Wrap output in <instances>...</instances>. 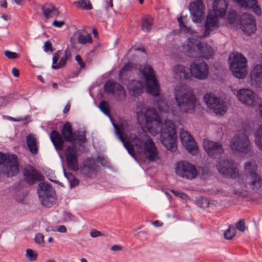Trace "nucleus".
<instances>
[{
    "instance_id": "1",
    "label": "nucleus",
    "mask_w": 262,
    "mask_h": 262,
    "mask_svg": "<svg viewBox=\"0 0 262 262\" xmlns=\"http://www.w3.org/2000/svg\"><path fill=\"white\" fill-rule=\"evenodd\" d=\"M154 108H147L144 112H137V119L140 124L145 123V127L152 135L160 134V139L166 148L171 152L177 149V133L173 123L170 120H165L162 123L160 116L167 115L169 107L163 99L155 100Z\"/></svg>"
},
{
    "instance_id": "2",
    "label": "nucleus",
    "mask_w": 262,
    "mask_h": 262,
    "mask_svg": "<svg viewBox=\"0 0 262 262\" xmlns=\"http://www.w3.org/2000/svg\"><path fill=\"white\" fill-rule=\"evenodd\" d=\"M127 123L123 120L119 124L116 123V135L123 143L129 154L135 157L136 148L139 153L143 152L149 161L154 162L159 159L158 150L153 140L149 137L145 140L140 139L136 135L128 138L125 134Z\"/></svg>"
},
{
    "instance_id": "3",
    "label": "nucleus",
    "mask_w": 262,
    "mask_h": 262,
    "mask_svg": "<svg viewBox=\"0 0 262 262\" xmlns=\"http://www.w3.org/2000/svg\"><path fill=\"white\" fill-rule=\"evenodd\" d=\"M60 134L57 130H53L50 135L51 140L57 151H62L63 148L64 141L83 147V144L86 142L85 133L83 131L76 130L73 132L71 123L67 122L61 129Z\"/></svg>"
},
{
    "instance_id": "4",
    "label": "nucleus",
    "mask_w": 262,
    "mask_h": 262,
    "mask_svg": "<svg viewBox=\"0 0 262 262\" xmlns=\"http://www.w3.org/2000/svg\"><path fill=\"white\" fill-rule=\"evenodd\" d=\"M183 50L189 57L209 59L213 57L214 50L206 43L193 38H188Z\"/></svg>"
},
{
    "instance_id": "5",
    "label": "nucleus",
    "mask_w": 262,
    "mask_h": 262,
    "mask_svg": "<svg viewBox=\"0 0 262 262\" xmlns=\"http://www.w3.org/2000/svg\"><path fill=\"white\" fill-rule=\"evenodd\" d=\"M174 97L180 111L186 113L194 111L196 99L194 95L187 89L186 86H176Z\"/></svg>"
},
{
    "instance_id": "6",
    "label": "nucleus",
    "mask_w": 262,
    "mask_h": 262,
    "mask_svg": "<svg viewBox=\"0 0 262 262\" xmlns=\"http://www.w3.org/2000/svg\"><path fill=\"white\" fill-rule=\"evenodd\" d=\"M140 71L145 80L146 92L154 97L159 96L160 88L153 68L148 64H145Z\"/></svg>"
},
{
    "instance_id": "7",
    "label": "nucleus",
    "mask_w": 262,
    "mask_h": 262,
    "mask_svg": "<svg viewBox=\"0 0 262 262\" xmlns=\"http://www.w3.org/2000/svg\"><path fill=\"white\" fill-rule=\"evenodd\" d=\"M245 133L237 134L231 140L230 148L234 153L247 154L251 150L250 140L247 136L250 133L249 129L244 128Z\"/></svg>"
},
{
    "instance_id": "8",
    "label": "nucleus",
    "mask_w": 262,
    "mask_h": 262,
    "mask_svg": "<svg viewBox=\"0 0 262 262\" xmlns=\"http://www.w3.org/2000/svg\"><path fill=\"white\" fill-rule=\"evenodd\" d=\"M37 191L39 201L42 206L50 208L55 203V192L49 183H39Z\"/></svg>"
},
{
    "instance_id": "9",
    "label": "nucleus",
    "mask_w": 262,
    "mask_h": 262,
    "mask_svg": "<svg viewBox=\"0 0 262 262\" xmlns=\"http://www.w3.org/2000/svg\"><path fill=\"white\" fill-rule=\"evenodd\" d=\"M18 170L17 157L16 156L7 157L0 152V171L7 177H11L17 173Z\"/></svg>"
},
{
    "instance_id": "10",
    "label": "nucleus",
    "mask_w": 262,
    "mask_h": 262,
    "mask_svg": "<svg viewBox=\"0 0 262 262\" xmlns=\"http://www.w3.org/2000/svg\"><path fill=\"white\" fill-rule=\"evenodd\" d=\"M216 167L219 172L227 178H235L239 173L237 164L231 159H221Z\"/></svg>"
},
{
    "instance_id": "11",
    "label": "nucleus",
    "mask_w": 262,
    "mask_h": 262,
    "mask_svg": "<svg viewBox=\"0 0 262 262\" xmlns=\"http://www.w3.org/2000/svg\"><path fill=\"white\" fill-rule=\"evenodd\" d=\"M247 59L241 53L235 54L230 62V68L233 75L238 78H243L247 74Z\"/></svg>"
},
{
    "instance_id": "12",
    "label": "nucleus",
    "mask_w": 262,
    "mask_h": 262,
    "mask_svg": "<svg viewBox=\"0 0 262 262\" xmlns=\"http://www.w3.org/2000/svg\"><path fill=\"white\" fill-rule=\"evenodd\" d=\"M245 168L248 173L247 183L253 190H258L261 186L262 180L260 176L256 172L257 165L255 162L250 161L246 162Z\"/></svg>"
},
{
    "instance_id": "13",
    "label": "nucleus",
    "mask_w": 262,
    "mask_h": 262,
    "mask_svg": "<svg viewBox=\"0 0 262 262\" xmlns=\"http://www.w3.org/2000/svg\"><path fill=\"white\" fill-rule=\"evenodd\" d=\"M175 171L179 177L188 180L194 179L198 174L194 165L184 161H181L177 163Z\"/></svg>"
},
{
    "instance_id": "14",
    "label": "nucleus",
    "mask_w": 262,
    "mask_h": 262,
    "mask_svg": "<svg viewBox=\"0 0 262 262\" xmlns=\"http://www.w3.org/2000/svg\"><path fill=\"white\" fill-rule=\"evenodd\" d=\"M204 99L208 107L213 110L214 113L217 115H223L227 111V106L225 103L220 98L212 94H206Z\"/></svg>"
},
{
    "instance_id": "15",
    "label": "nucleus",
    "mask_w": 262,
    "mask_h": 262,
    "mask_svg": "<svg viewBox=\"0 0 262 262\" xmlns=\"http://www.w3.org/2000/svg\"><path fill=\"white\" fill-rule=\"evenodd\" d=\"M79 147L77 145L73 144L67 146L64 151L68 166L74 171H77L79 169L77 152Z\"/></svg>"
},
{
    "instance_id": "16",
    "label": "nucleus",
    "mask_w": 262,
    "mask_h": 262,
    "mask_svg": "<svg viewBox=\"0 0 262 262\" xmlns=\"http://www.w3.org/2000/svg\"><path fill=\"white\" fill-rule=\"evenodd\" d=\"M179 137L182 144L190 154L195 155L198 152V147L193 137L189 132L181 129L180 131Z\"/></svg>"
},
{
    "instance_id": "17",
    "label": "nucleus",
    "mask_w": 262,
    "mask_h": 262,
    "mask_svg": "<svg viewBox=\"0 0 262 262\" xmlns=\"http://www.w3.org/2000/svg\"><path fill=\"white\" fill-rule=\"evenodd\" d=\"M189 11L193 22L201 23L205 15V6L202 0H196L189 5Z\"/></svg>"
},
{
    "instance_id": "18",
    "label": "nucleus",
    "mask_w": 262,
    "mask_h": 262,
    "mask_svg": "<svg viewBox=\"0 0 262 262\" xmlns=\"http://www.w3.org/2000/svg\"><path fill=\"white\" fill-rule=\"evenodd\" d=\"M239 25L243 31L248 34L253 33L256 29L253 16L247 13L241 15Z\"/></svg>"
},
{
    "instance_id": "19",
    "label": "nucleus",
    "mask_w": 262,
    "mask_h": 262,
    "mask_svg": "<svg viewBox=\"0 0 262 262\" xmlns=\"http://www.w3.org/2000/svg\"><path fill=\"white\" fill-rule=\"evenodd\" d=\"M190 68L192 77L194 76L195 78L202 80L208 76L209 68L205 62H193L190 64Z\"/></svg>"
},
{
    "instance_id": "20",
    "label": "nucleus",
    "mask_w": 262,
    "mask_h": 262,
    "mask_svg": "<svg viewBox=\"0 0 262 262\" xmlns=\"http://www.w3.org/2000/svg\"><path fill=\"white\" fill-rule=\"evenodd\" d=\"M203 147L206 152L213 158L218 157L223 153V148L221 143L215 142L209 140H204Z\"/></svg>"
},
{
    "instance_id": "21",
    "label": "nucleus",
    "mask_w": 262,
    "mask_h": 262,
    "mask_svg": "<svg viewBox=\"0 0 262 262\" xmlns=\"http://www.w3.org/2000/svg\"><path fill=\"white\" fill-rule=\"evenodd\" d=\"M25 181L29 184L32 185L37 181L43 180V175L33 167L26 168L24 170Z\"/></svg>"
},
{
    "instance_id": "22",
    "label": "nucleus",
    "mask_w": 262,
    "mask_h": 262,
    "mask_svg": "<svg viewBox=\"0 0 262 262\" xmlns=\"http://www.w3.org/2000/svg\"><path fill=\"white\" fill-rule=\"evenodd\" d=\"M220 17L213 14H208L205 23V31L203 36L207 37L210 33H213L219 27Z\"/></svg>"
},
{
    "instance_id": "23",
    "label": "nucleus",
    "mask_w": 262,
    "mask_h": 262,
    "mask_svg": "<svg viewBox=\"0 0 262 262\" xmlns=\"http://www.w3.org/2000/svg\"><path fill=\"white\" fill-rule=\"evenodd\" d=\"M61 52L58 51L53 54V62L52 68L54 70L63 68L66 64L67 60L71 56V53L69 49H66L64 51L63 55L60 57L59 62H57L60 56Z\"/></svg>"
},
{
    "instance_id": "24",
    "label": "nucleus",
    "mask_w": 262,
    "mask_h": 262,
    "mask_svg": "<svg viewBox=\"0 0 262 262\" xmlns=\"http://www.w3.org/2000/svg\"><path fill=\"white\" fill-rule=\"evenodd\" d=\"M228 4L225 0H214L212 3V9L209 14H213L220 18L225 16L227 9Z\"/></svg>"
},
{
    "instance_id": "25",
    "label": "nucleus",
    "mask_w": 262,
    "mask_h": 262,
    "mask_svg": "<svg viewBox=\"0 0 262 262\" xmlns=\"http://www.w3.org/2000/svg\"><path fill=\"white\" fill-rule=\"evenodd\" d=\"M173 72L175 78L179 80H189L192 78L191 68L185 67L181 64L174 66Z\"/></svg>"
},
{
    "instance_id": "26",
    "label": "nucleus",
    "mask_w": 262,
    "mask_h": 262,
    "mask_svg": "<svg viewBox=\"0 0 262 262\" xmlns=\"http://www.w3.org/2000/svg\"><path fill=\"white\" fill-rule=\"evenodd\" d=\"M237 97L241 102L248 105H252L254 102L255 95L252 91L248 89L238 90Z\"/></svg>"
},
{
    "instance_id": "27",
    "label": "nucleus",
    "mask_w": 262,
    "mask_h": 262,
    "mask_svg": "<svg viewBox=\"0 0 262 262\" xmlns=\"http://www.w3.org/2000/svg\"><path fill=\"white\" fill-rule=\"evenodd\" d=\"M238 3L241 6L246 8H250L257 15L261 14V10L257 5L256 0H233Z\"/></svg>"
},
{
    "instance_id": "28",
    "label": "nucleus",
    "mask_w": 262,
    "mask_h": 262,
    "mask_svg": "<svg viewBox=\"0 0 262 262\" xmlns=\"http://www.w3.org/2000/svg\"><path fill=\"white\" fill-rule=\"evenodd\" d=\"M252 84L259 86L262 84V66L257 65L251 71L250 75Z\"/></svg>"
},
{
    "instance_id": "29",
    "label": "nucleus",
    "mask_w": 262,
    "mask_h": 262,
    "mask_svg": "<svg viewBox=\"0 0 262 262\" xmlns=\"http://www.w3.org/2000/svg\"><path fill=\"white\" fill-rule=\"evenodd\" d=\"M41 9L46 18L57 17L59 14L58 10L51 4H45L41 7Z\"/></svg>"
},
{
    "instance_id": "30",
    "label": "nucleus",
    "mask_w": 262,
    "mask_h": 262,
    "mask_svg": "<svg viewBox=\"0 0 262 262\" xmlns=\"http://www.w3.org/2000/svg\"><path fill=\"white\" fill-rule=\"evenodd\" d=\"M129 93L135 97L139 96L143 92V84L140 81L134 80L128 84Z\"/></svg>"
},
{
    "instance_id": "31",
    "label": "nucleus",
    "mask_w": 262,
    "mask_h": 262,
    "mask_svg": "<svg viewBox=\"0 0 262 262\" xmlns=\"http://www.w3.org/2000/svg\"><path fill=\"white\" fill-rule=\"evenodd\" d=\"M26 143L29 151L33 154H37V140L34 135L30 134L27 137Z\"/></svg>"
},
{
    "instance_id": "32",
    "label": "nucleus",
    "mask_w": 262,
    "mask_h": 262,
    "mask_svg": "<svg viewBox=\"0 0 262 262\" xmlns=\"http://www.w3.org/2000/svg\"><path fill=\"white\" fill-rule=\"evenodd\" d=\"M83 171L88 175L92 174L97 171V166L93 159H87L84 162Z\"/></svg>"
},
{
    "instance_id": "33",
    "label": "nucleus",
    "mask_w": 262,
    "mask_h": 262,
    "mask_svg": "<svg viewBox=\"0 0 262 262\" xmlns=\"http://www.w3.org/2000/svg\"><path fill=\"white\" fill-rule=\"evenodd\" d=\"M259 110L262 117V104L259 105ZM255 144L262 150V124L260 125L255 133Z\"/></svg>"
},
{
    "instance_id": "34",
    "label": "nucleus",
    "mask_w": 262,
    "mask_h": 262,
    "mask_svg": "<svg viewBox=\"0 0 262 262\" xmlns=\"http://www.w3.org/2000/svg\"><path fill=\"white\" fill-rule=\"evenodd\" d=\"M153 18L150 15H146L142 18L141 28L143 31L149 32L152 26Z\"/></svg>"
},
{
    "instance_id": "35",
    "label": "nucleus",
    "mask_w": 262,
    "mask_h": 262,
    "mask_svg": "<svg viewBox=\"0 0 262 262\" xmlns=\"http://www.w3.org/2000/svg\"><path fill=\"white\" fill-rule=\"evenodd\" d=\"M100 110L110 119L112 125L115 128V120L113 118L110 114V105L107 102L102 101L99 105Z\"/></svg>"
},
{
    "instance_id": "36",
    "label": "nucleus",
    "mask_w": 262,
    "mask_h": 262,
    "mask_svg": "<svg viewBox=\"0 0 262 262\" xmlns=\"http://www.w3.org/2000/svg\"><path fill=\"white\" fill-rule=\"evenodd\" d=\"M133 68V66L132 63H128L126 64L119 72L118 74L119 78L121 80L125 79L126 77L130 74Z\"/></svg>"
},
{
    "instance_id": "37",
    "label": "nucleus",
    "mask_w": 262,
    "mask_h": 262,
    "mask_svg": "<svg viewBox=\"0 0 262 262\" xmlns=\"http://www.w3.org/2000/svg\"><path fill=\"white\" fill-rule=\"evenodd\" d=\"M74 4L77 8L85 10H90L93 9L90 0H77L74 3Z\"/></svg>"
},
{
    "instance_id": "38",
    "label": "nucleus",
    "mask_w": 262,
    "mask_h": 262,
    "mask_svg": "<svg viewBox=\"0 0 262 262\" xmlns=\"http://www.w3.org/2000/svg\"><path fill=\"white\" fill-rule=\"evenodd\" d=\"M125 97V91L124 88L119 83H116V100L124 99Z\"/></svg>"
},
{
    "instance_id": "39",
    "label": "nucleus",
    "mask_w": 262,
    "mask_h": 262,
    "mask_svg": "<svg viewBox=\"0 0 262 262\" xmlns=\"http://www.w3.org/2000/svg\"><path fill=\"white\" fill-rule=\"evenodd\" d=\"M25 256L28 260L34 261L37 259L38 253L36 251L31 249H27Z\"/></svg>"
},
{
    "instance_id": "40",
    "label": "nucleus",
    "mask_w": 262,
    "mask_h": 262,
    "mask_svg": "<svg viewBox=\"0 0 262 262\" xmlns=\"http://www.w3.org/2000/svg\"><path fill=\"white\" fill-rule=\"evenodd\" d=\"M78 41L81 44H85L87 42L92 43V39L90 34L86 35L79 34L78 37Z\"/></svg>"
},
{
    "instance_id": "41",
    "label": "nucleus",
    "mask_w": 262,
    "mask_h": 262,
    "mask_svg": "<svg viewBox=\"0 0 262 262\" xmlns=\"http://www.w3.org/2000/svg\"><path fill=\"white\" fill-rule=\"evenodd\" d=\"M104 91L108 94H114L115 92V82L113 81H108L104 86Z\"/></svg>"
},
{
    "instance_id": "42",
    "label": "nucleus",
    "mask_w": 262,
    "mask_h": 262,
    "mask_svg": "<svg viewBox=\"0 0 262 262\" xmlns=\"http://www.w3.org/2000/svg\"><path fill=\"white\" fill-rule=\"evenodd\" d=\"M235 235V230L233 227L229 226L224 232V237L227 239H232Z\"/></svg>"
},
{
    "instance_id": "43",
    "label": "nucleus",
    "mask_w": 262,
    "mask_h": 262,
    "mask_svg": "<svg viewBox=\"0 0 262 262\" xmlns=\"http://www.w3.org/2000/svg\"><path fill=\"white\" fill-rule=\"evenodd\" d=\"M64 174L69 180L71 186H75L78 184V180L71 173L66 172L64 171Z\"/></svg>"
},
{
    "instance_id": "44",
    "label": "nucleus",
    "mask_w": 262,
    "mask_h": 262,
    "mask_svg": "<svg viewBox=\"0 0 262 262\" xmlns=\"http://www.w3.org/2000/svg\"><path fill=\"white\" fill-rule=\"evenodd\" d=\"M178 21L180 26V28L181 31L185 32H188L190 30V28L185 25V23L183 21V16H181L178 18Z\"/></svg>"
},
{
    "instance_id": "45",
    "label": "nucleus",
    "mask_w": 262,
    "mask_h": 262,
    "mask_svg": "<svg viewBox=\"0 0 262 262\" xmlns=\"http://www.w3.org/2000/svg\"><path fill=\"white\" fill-rule=\"evenodd\" d=\"M35 242L39 245H43L44 244V236L42 234L38 233L35 235L34 238Z\"/></svg>"
},
{
    "instance_id": "46",
    "label": "nucleus",
    "mask_w": 262,
    "mask_h": 262,
    "mask_svg": "<svg viewBox=\"0 0 262 262\" xmlns=\"http://www.w3.org/2000/svg\"><path fill=\"white\" fill-rule=\"evenodd\" d=\"M12 94H10L6 96L0 97V106L5 105L12 98Z\"/></svg>"
},
{
    "instance_id": "47",
    "label": "nucleus",
    "mask_w": 262,
    "mask_h": 262,
    "mask_svg": "<svg viewBox=\"0 0 262 262\" xmlns=\"http://www.w3.org/2000/svg\"><path fill=\"white\" fill-rule=\"evenodd\" d=\"M199 203L201 204V207L204 208L209 207L210 205L209 201L205 198H201L199 200Z\"/></svg>"
},
{
    "instance_id": "48",
    "label": "nucleus",
    "mask_w": 262,
    "mask_h": 262,
    "mask_svg": "<svg viewBox=\"0 0 262 262\" xmlns=\"http://www.w3.org/2000/svg\"><path fill=\"white\" fill-rule=\"evenodd\" d=\"M236 227L237 229L241 232H244L245 230V222L243 219L239 220L236 224Z\"/></svg>"
},
{
    "instance_id": "49",
    "label": "nucleus",
    "mask_w": 262,
    "mask_h": 262,
    "mask_svg": "<svg viewBox=\"0 0 262 262\" xmlns=\"http://www.w3.org/2000/svg\"><path fill=\"white\" fill-rule=\"evenodd\" d=\"M4 54L7 58L11 59L17 58L18 57V55L17 53L9 51H6Z\"/></svg>"
},
{
    "instance_id": "50",
    "label": "nucleus",
    "mask_w": 262,
    "mask_h": 262,
    "mask_svg": "<svg viewBox=\"0 0 262 262\" xmlns=\"http://www.w3.org/2000/svg\"><path fill=\"white\" fill-rule=\"evenodd\" d=\"M97 161L104 167H107L109 166V162L107 161V159L103 157H98L97 158Z\"/></svg>"
},
{
    "instance_id": "51",
    "label": "nucleus",
    "mask_w": 262,
    "mask_h": 262,
    "mask_svg": "<svg viewBox=\"0 0 262 262\" xmlns=\"http://www.w3.org/2000/svg\"><path fill=\"white\" fill-rule=\"evenodd\" d=\"M44 51L45 52H53V48L51 43L49 41L45 42L44 45Z\"/></svg>"
},
{
    "instance_id": "52",
    "label": "nucleus",
    "mask_w": 262,
    "mask_h": 262,
    "mask_svg": "<svg viewBox=\"0 0 262 262\" xmlns=\"http://www.w3.org/2000/svg\"><path fill=\"white\" fill-rule=\"evenodd\" d=\"M105 8L107 11H109L110 10H113V0H106Z\"/></svg>"
},
{
    "instance_id": "53",
    "label": "nucleus",
    "mask_w": 262,
    "mask_h": 262,
    "mask_svg": "<svg viewBox=\"0 0 262 262\" xmlns=\"http://www.w3.org/2000/svg\"><path fill=\"white\" fill-rule=\"evenodd\" d=\"M75 60L79 64L81 68H84L85 67V63L83 62V60L79 55H77L75 57Z\"/></svg>"
},
{
    "instance_id": "54",
    "label": "nucleus",
    "mask_w": 262,
    "mask_h": 262,
    "mask_svg": "<svg viewBox=\"0 0 262 262\" xmlns=\"http://www.w3.org/2000/svg\"><path fill=\"white\" fill-rule=\"evenodd\" d=\"M90 235L93 237H97L101 236L102 233L96 229H93L90 232Z\"/></svg>"
},
{
    "instance_id": "55",
    "label": "nucleus",
    "mask_w": 262,
    "mask_h": 262,
    "mask_svg": "<svg viewBox=\"0 0 262 262\" xmlns=\"http://www.w3.org/2000/svg\"><path fill=\"white\" fill-rule=\"evenodd\" d=\"M65 24L64 21L54 20L53 23L54 26L58 28L61 27Z\"/></svg>"
},
{
    "instance_id": "56",
    "label": "nucleus",
    "mask_w": 262,
    "mask_h": 262,
    "mask_svg": "<svg viewBox=\"0 0 262 262\" xmlns=\"http://www.w3.org/2000/svg\"><path fill=\"white\" fill-rule=\"evenodd\" d=\"M171 192L172 193H173L174 194H175L176 195H177L182 199H184L185 197L187 196L186 194L183 192H179L173 190H172Z\"/></svg>"
},
{
    "instance_id": "57",
    "label": "nucleus",
    "mask_w": 262,
    "mask_h": 262,
    "mask_svg": "<svg viewBox=\"0 0 262 262\" xmlns=\"http://www.w3.org/2000/svg\"><path fill=\"white\" fill-rule=\"evenodd\" d=\"M57 231L61 233H66L67 229L66 227L63 225L60 226L57 228Z\"/></svg>"
},
{
    "instance_id": "58",
    "label": "nucleus",
    "mask_w": 262,
    "mask_h": 262,
    "mask_svg": "<svg viewBox=\"0 0 262 262\" xmlns=\"http://www.w3.org/2000/svg\"><path fill=\"white\" fill-rule=\"evenodd\" d=\"M152 224L156 227H159L163 225V223L159 220H157L152 222Z\"/></svg>"
},
{
    "instance_id": "59",
    "label": "nucleus",
    "mask_w": 262,
    "mask_h": 262,
    "mask_svg": "<svg viewBox=\"0 0 262 262\" xmlns=\"http://www.w3.org/2000/svg\"><path fill=\"white\" fill-rule=\"evenodd\" d=\"M12 74L13 75L15 76V77H18L19 76V72L18 71V69H17L16 68H13L12 69Z\"/></svg>"
},
{
    "instance_id": "60",
    "label": "nucleus",
    "mask_w": 262,
    "mask_h": 262,
    "mask_svg": "<svg viewBox=\"0 0 262 262\" xmlns=\"http://www.w3.org/2000/svg\"><path fill=\"white\" fill-rule=\"evenodd\" d=\"M66 216L71 221L74 220V216L70 212L66 213Z\"/></svg>"
},
{
    "instance_id": "61",
    "label": "nucleus",
    "mask_w": 262,
    "mask_h": 262,
    "mask_svg": "<svg viewBox=\"0 0 262 262\" xmlns=\"http://www.w3.org/2000/svg\"><path fill=\"white\" fill-rule=\"evenodd\" d=\"M70 108V104L69 103L66 105V106H65V107L63 109V113H64V114L67 113L69 111Z\"/></svg>"
},
{
    "instance_id": "62",
    "label": "nucleus",
    "mask_w": 262,
    "mask_h": 262,
    "mask_svg": "<svg viewBox=\"0 0 262 262\" xmlns=\"http://www.w3.org/2000/svg\"><path fill=\"white\" fill-rule=\"evenodd\" d=\"M0 6L2 7L7 8V3L6 0H1L0 1Z\"/></svg>"
},
{
    "instance_id": "63",
    "label": "nucleus",
    "mask_w": 262,
    "mask_h": 262,
    "mask_svg": "<svg viewBox=\"0 0 262 262\" xmlns=\"http://www.w3.org/2000/svg\"><path fill=\"white\" fill-rule=\"evenodd\" d=\"M234 14H235L234 12L233 13V14H231V13H230L229 14V23L230 24H232L233 21H235V19L234 17H233V19H232V15H234Z\"/></svg>"
},
{
    "instance_id": "64",
    "label": "nucleus",
    "mask_w": 262,
    "mask_h": 262,
    "mask_svg": "<svg viewBox=\"0 0 262 262\" xmlns=\"http://www.w3.org/2000/svg\"><path fill=\"white\" fill-rule=\"evenodd\" d=\"M92 32L95 37H97L98 36V31H97L96 29H93Z\"/></svg>"
}]
</instances>
